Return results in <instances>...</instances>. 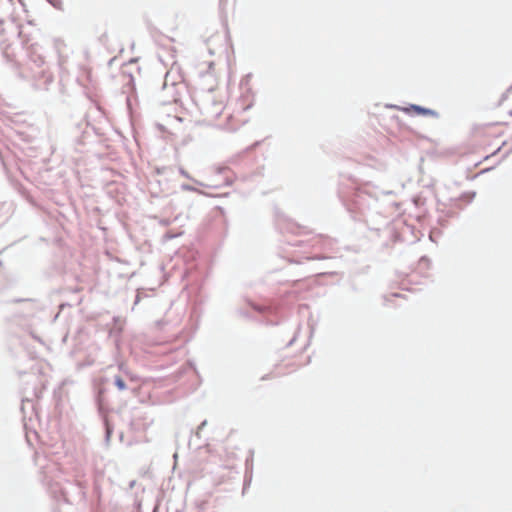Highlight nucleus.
Returning <instances> with one entry per match:
<instances>
[{
    "instance_id": "obj_2",
    "label": "nucleus",
    "mask_w": 512,
    "mask_h": 512,
    "mask_svg": "<svg viewBox=\"0 0 512 512\" xmlns=\"http://www.w3.org/2000/svg\"><path fill=\"white\" fill-rule=\"evenodd\" d=\"M500 133H497L494 131L493 128H490V129H487L486 131H484L481 135H479V142L481 144H488V141L486 140V138L488 137H491V136H499Z\"/></svg>"
},
{
    "instance_id": "obj_3",
    "label": "nucleus",
    "mask_w": 512,
    "mask_h": 512,
    "mask_svg": "<svg viewBox=\"0 0 512 512\" xmlns=\"http://www.w3.org/2000/svg\"><path fill=\"white\" fill-rule=\"evenodd\" d=\"M115 385H116V387L119 390H125L126 389V384H125L124 380L121 377H116L115 378Z\"/></svg>"
},
{
    "instance_id": "obj_1",
    "label": "nucleus",
    "mask_w": 512,
    "mask_h": 512,
    "mask_svg": "<svg viewBox=\"0 0 512 512\" xmlns=\"http://www.w3.org/2000/svg\"><path fill=\"white\" fill-rule=\"evenodd\" d=\"M401 110L406 114H416L423 116H437V113L431 109L423 108L418 105H411L409 107L401 108Z\"/></svg>"
},
{
    "instance_id": "obj_6",
    "label": "nucleus",
    "mask_w": 512,
    "mask_h": 512,
    "mask_svg": "<svg viewBox=\"0 0 512 512\" xmlns=\"http://www.w3.org/2000/svg\"><path fill=\"white\" fill-rule=\"evenodd\" d=\"M510 90H512V84H511Z\"/></svg>"
},
{
    "instance_id": "obj_4",
    "label": "nucleus",
    "mask_w": 512,
    "mask_h": 512,
    "mask_svg": "<svg viewBox=\"0 0 512 512\" xmlns=\"http://www.w3.org/2000/svg\"><path fill=\"white\" fill-rule=\"evenodd\" d=\"M500 149H501V146H498V147H497V149L493 152V154H495L496 152H498Z\"/></svg>"
},
{
    "instance_id": "obj_5",
    "label": "nucleus",
    "mask_w": 512,
    "mask_h": 512,
    "mask_svg": "<svg viewBox=\"0 0 512 512\" xmlns=\"http://www.w3.org/2000/svg\"><path fill=\"white\" fill-rule=\"evenodd\" d=\"M221 4H224V0H220Z\"/></svg>"
}]
</instances>
